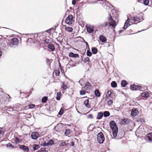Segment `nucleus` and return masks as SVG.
I'll list each match as a JSON object with an SVG mask.
<instances>
[{"instance_id": "nucleus-1", "label": "nucleus", "mask_w": 152, "mask_h": 152, "mask_svg": "<svg viewBox=\"0 0 152 152\" xmlns=\"http://www.w3.org/2000/svg\"><path fill=\"white\" fill-rule=\"evenodd\" d=\"M110 126L113 131V137L115 138L117 136L118 131L117 126L114 121H112L110 122Z\"/></svg>"}, {"instance_id": "nucleus-2", "label": "nucleus", "mask_w": 152, "mask_h": 152, "mask_svg": "<svg viewBox=\"0 0 152 152\" xmlns=\"http://www.w3.org/2000/svg\"><path fill=\"white\" fill-rule=\"evenodd\" d=\"M97 139L99 144L102 143L104 140V137L103 134L101 132L98 133L97 135Z\"/></svg>"}, {"instance_id": "nucleus-3", "label": "nucleus", "mask_w": 152, "mask_h": 152, "mask_svg": "<svg viewBox=\"0 0 152 152\" xmlns=\"http://www.w3.org/2000/svg\"><path fill=\"white\" fill-rule=\"evenodd\" d=\"M109 15L110 17L108 18V21L109 22V24L110 26L115 28L117 25L116 23L115 20L113 19L112 16L110 14H109Z\"/></svg>"}, {"instance_id": "nucleus-4", "label": "nucleus", "mask_w": 152, "mask_h": 152, "mask_svg": "<svg viewBox=\"0 0 152 152\" xmlns=\"http://www.w3.org/2000/svg\"><path fill=\"white\" fill-rule=\"evenodd\" d=\"M73 16L72 15H69L66 18L65 20L66 23L68 24H71L72 23V19Z\"/></svg>"}, {"instance_id": "nucleus-5", "label": "nucleus", "mask_w": 152, "mask_h": 152, "mask_svg": "<svg viewBox=\"0 0 152 152\" xmlns=\"http://www.w3.org/2000/svg\"><path fill=\"white\" fill-rule=\"evenodd\" d=\"M18 43V39L16 38H13L11 40V43L10 45V46L12 47L13 45H17Z\"/></svg>"}, {"instance_id": "nucleus-6", "label": "nucleus", "mask_w": 152, "mask_h": 152, "mask_svg": "<svg viewBox=\"0 0 152 152\" xmlns=\"http://www.w3.org/2000/svg\"><path fill=\"white\" fill-rule=\"evenodd\" d=\"M102 2H100V3L101 4H102L104 6H106V9L109 8L111 6L110 3L108 1H106V0H103L102 1Z\"/></svg>"}, {"instance_id": "nucleus-7", "label": "nucleus", "mask_w": 152, "mask_h": 152, "mask_svg": "<svg viewBox=\"0 0 152 152\" xmlns=\"http://www.w3.org/2000/svg\"><path fill=\"white\" fill-rule=\"evenodd\" d=\"M130 120V119L127 118H125L121 120V123L122 125L128 124L129 123Z\"/></svg>"}, {"instance_id": "nucleus-8", "label": "nucleus", "mask_w": 152, "mask_h": 152, "mask_svg": "<svg viewBox=\"0 0 152 152\" xmlns=\"http://www.w3.org/2000/svg\"><path fill=\"white\" fill-rule=\"evenodd\" d=\"M130 20L129 18H128L127 20L125 23L124 26L123 27V29L124 30H126V28L130 25Z\"/></svg>"}, {"instance_id": "nucleus-9", "label": "nucleus", "mask_w": 152, "mask_h": 152, "mask_svg": "<svg viewBox=\"0 0 152 152\" xmlns=\"http://www.w3.org/2000/svg\"><path fill=\"white\" fill-rule=\"evenodd\" d=\"M19 148L25 152H28L29 151V149L27 146L21 145L19 146Z\"/></svg>"}, {"instance_id": "nucleus-10", "label": "nucleus", "mask_w": 152, "mask_h": 152, "mask_svg": "<svg viewBox=\"0 0 152 152\" xmlns=\"http://www.w3.org/2000/svg\"><path fill=\"white\" fill-rule=\"evenodd\" d=\"M39 136V134L37 132H33L31 134V137L33 139H36Z\"/></svg>"}, {"instance_id": "nucleus-11", "label": "nucleus", "mask_w": 152, "mask_h": 152, "mask_svg": "<svg viewBox=\"0 0 152 152\" xmlns=\"http://www.w3.org/2000/svg\"><path fill=\"white\" fill-rule=\"evenodd\" d=\"M138 112V111L136 109H133L132 110L131 115L132 116L134 117L137 114Z\"/></svg>"}, {"instance_id": "nucleus-12", "label": "nucleus", "mask_w": 152, "mask_h": 152, "mask_svg": "<svg viewBox=\"0 0 152 152\" xmlns=\"http://www.w3.org/2000/svg\"><path fill=\"white\" fill-rule=\"evenodd\" d=\"M54 144V141L53 140H51L49 141V142L46 143L45 142L43 143V145L44 146L51 145Z\"/></svg>"}, {"instance_id": "nucleus-13", "label": "nucleus", "mask_w": 152, "mask_h": 152, "mask_svg": "<svg viewBox=\"0 0 152 152\" xmlns=\"http://www.w3.org/2000/svg\"><path fill=\"white\" fill-rule=\"evenodd\" d=\"M99 39L102 42H105L107 40V39L105 37L102 35H100L99 36Z\"/></svg>"}, {"instance_id": "nucleus-14", "label": "nucleus", "mask_w": 152, "mask_h": 152, "mask_svg": "<svg viewBox=\"0 0 152 152\" xmlns=\"http://www.w3.org/2000/svg\"><path fill=\"white\" fill-rule=\"evenodd\" d=\"M146 139V140H148L150 142H151L152 141V132L148 134Z\"/></svg>"}, {"instance_id": "nucleus-15", "label": "nucleus", "mask_w": 152, "mask_h": 152, "mask_svg": "<svg viewBox=\"0 0 152 152\" xmlns=\"http://www.w3.org/2000/svg\"><path fill=\"white\" fill-rule=\"evenodd\" d=\"M91 88V85L90 83L88 82H87L86 83L85 86L84 87V88L86 90H88L90 89Z\"/></svg>"}, {"instance_id": "nucleus-16", "label": "nucleus", "mask_w": 152, "mask_h": 152, "mask_svg": "<svg viewBox=\"0 0 152 152\" xmlns=\"http://www.w3.org/2000/svg\"><path fill=\"white\" fill-rule=\"evenodd\" d=\"M103 116V113L102 112H99L98 113L96 117L97 119L99 120L101 119Z\"/></svg>"}, {"instance_id": "nucleus-17", "label": "nucleus", "mask_w": 152, "mask_h": 152, "mask_svg": "<svg viewBox=\"0 0 152 152\" xmlns=\"http://www.w3.org/2000/svg\"><path fill=\"white\" fill-rule=\"evenodd\" d=\"M141 95L143 97L147 98L149 96V94L147 91H145L141 94Z\"/></svg>"}, {"instance_id": "nucleus-18", "label": "nucleus", "mask_w": 152, "mask_h": 152, "mask_svg": "<svg viewBox=\"0 0 152 152\" xmlns=\"http://www.w3.org/2000/svg\"><path fill=\"white\" fill-rule=\"evenodd\" d=\"M61 87L64 90L68 88L67 86L65 84L64 82L61 83Z\"/></svg>"}, {"instance_id": "nucleus-19", "label": "nucleus", "mask_w": 152, "mask_h": 152, "mask_svg": "<svg viewBox=\"0 0 152 152\" xmlns=\"http://www.w3.org/2000/svg\"><path fill=\"white\" fill-rule=\"evenodd\" d=\"M86 30L89 33H92L94 31L93 28L90 26H86Z\"/></svg>"}, {"instance_id": "nucleus-20", "label": "nucleus", "mask_w": 152, "mask_h": 152, "mask_svg": "<svg viewBox=\"0 0 152 152\" xmlns=\"http://www.w3.org/2000/svg\"><path fill=\"white\" fill-rule=\"evenodd\" d=\"M103 115L104 117H107L109 116L110 115V113L108 111H105L103 112Z\"/></svg>"}, {"instance_id": "nucleus-21", "label": "nucleus", "mask_w": 152, "mask_h": 152, "mask_svg": "<svg viewBox=\"0 0 152 152\" xmlns=\"http://www.w3.org/2000/svg\"><path fill=\"white\" fill-rule=\"evenodd\" d=\"M72 131L70 129H66L65 134L67 136H69L71 133Z\"/></svg>"}, {"instance_id": "nucleus-22", "label": "nucleus", "mask_w": 152, "mask_h": 152, "mask_svg": "<svg viewBox=\"0 0 152 152\" xmlns=\"http://www.w3.org/2000/svg\"><path fill=\"white\" fill-rule=\"evenodd\" d=\"M65 30L67 32H71L72 31L73 28L71 27L65 26Z\"/></svg>"}, {"instance_id": "nucleus-23", "label": "nucleus", "mask_w": 152, "mask_h": 152, "mask_svg": "<svg viewBox=\"0 0 152 152\" xmlns=\"http://www.w3.org/2000/svg\"><path fill=\"white\" fill-rule=\"evenodd\" d=\"M109 24V23L107 22H104L101 24L100 25V27H105L107 26Z\"/></svg>"}, {"instance_id": "nucleus-24", "label": "nucleus", "mask_w": 152, "mask_h": 152, "mask_svg": "<svg viewBox=\"0 0 152 152\" xmlns=\"http://www.w3.org/2000/svg\"><path fill=\"white\" fill-rule=\"evenodd\" d=\"M91 51L93 54H95L97 53L98 50L96 48L94 47L92 48Z\"/></svg>"}, {"instance_id": "nucleus-25", "label": "nucleus", "mask_w": 152, "mask_h": 152, "mask_svg": "<svg viewBox=\"0 0 152 152\" xmlns=\"http://www.w3.org/2000/svg\"><path fill=\"white\" fill-rule=\"evenodd\" d=\"M127 83L125 80H123L121 83V86L123 87H125L126 86Z\"/></svg>"}, {"instance_id": "nucleus-26", "label": "nucleus", "mask_w": 152, "mask_h": 152, "mask_svg": "<svg viewBox=\"0 0 152 152\" xmlns=\"http://www.w3.org/2000/svg\"><path fill=\"white\" fill-rule=\"evenodd\" d=\"M84 104L85 106L87 107L90 108V105L89 104V100L88 99L86 100L84 102Z\"/></svg>"}, {"instance_id": "nucleus-27", "label": "nucleus", "mask_w": 152, "mask_h": 152, "mask_svg": "<svg viewBox=\"0 0 152 152\" xmlns=\"http://www.w3.org/2000/svg\"><path fill=\"white\" fill-rule=\"evenodd\" d=\"M133 20L134 22H140V19L139 17H134L131 20Z\"/></svg>"}, {"instance_id": "nucleus-28", "label": "nucleus", "mask_w": 152, "mask_h": 152, "mask_svg": "<svg viewBox=\"0 0 152 152\" xmlns=\"http://www.w3.org/2000/svg\"><path fill=\"white\" fill-rule=\"evenodd\" d=\"M111 86L112 87L115 88L117 86V83L115 81H113L111 84Z\"/></svg>"}, {"instance_id": "nucleus-29", "label": "nucleus", "mask_w": 152, "mask_h": 152, "mask_svg": "<svg viewBox=\"0 0 152 152\" xmlns=\"http://www.w3.org/2000/svg\"><path fill=\"white\" fill-rule=\"evenodd\" d=\"M94 94L97 97H99L100 96V94L98 90L96 89L94 92Z\"/></svg>"}, {"instance_id": "nucleus-30", "label": "nucleus", "mask_w": 152, "mask_h": 152, "mask_svg": "<svg viewBox=\"0 0 152 152\" xmlns=\"http://www.w3.org/2000/svg\"><path fill=\"white\" fill-rule=\"evenodd\" d=\"M33 149L34 150H36L39 148L40 146L39 145L34 144L33 145Z\"/></svg>"}, {"instance_id": "nucleus-31", "label": "nucleus", "mask_w": 152, "mask_h": 152, "mask_svg": "<svg viewBox=\"0 0 152 152\" xmlns=\"http://www.w3.org/2000/svg\"><path fill=\"white\" fill-rule=\"evenodd\" d=\"M130 88L132 90H137V86L135 85H132L131 86Z\"/></svg>"}, {"instance_id": "nucleus-32", "label": "nucleus", "mask_w": 152, "mask_h": 152, "mask_svg": "<svg viewBox=\"0 0 152 152\" xmlns=\"http://www.w3.org/2000/svg\"><path fill=\"white\" fill-rule=\"evenodd\" d=\"M137 90H140V91H143V89H143V87L141 86L140 85H137Z\"/></svg>"}, {"instance_id": "nucleus-33", "label": "nucleus", "mask_w": 152, "mask_h": 152, "mask_svg": "<svg viewBox=\"0 0 152 152\" xmlns=\"http://www.w3.org/2000/svg\"><path fill=\"white\" fill-rule=\"evenodd\" d=\"M89 60L90 59L89 58L87 57L84 59L83 60V62L84 63H86L87 62H89Z\"/></svg>"}, {"instance_id": "nucleus-34", "label": "nucleus", "mask_w": 152, "mask_h": 152, "mask_svg": "<svg viewBox=\"0 0 152 152\" xmlns=\"http://www.w3.org/2000/svg\"><path fill=\"white\" fill-rule=\"evenodd\" d=\"M48 47L52 51H53L54 50V46L50 44H49L48 45Z\"/></svg>"}, {"instance_id": "nucleus-35", "label": "nucleus", "mask_w": 152, "mask_h": 152, "mask_svg": "<svg viewBox=\"0 0 152 152\" xmlns=\"http://www.w3.org/2000/svg\"><path fill=\"white\" fill-rule=\"evenodd\" d=\"M111 93L112 92L110 91H108L107 92L106 96V98H109L111 94Z\"/></svg>"}, {"instance_id": "nucleus-36", "label": "nucleus", "mask_w": 152, "mask_h": 152, "mask_svg": "<svg viewBox=\"0 0 152 152\" xmlns=\"http://www.w3.org/2000/svg\"><path fill=\"white\" fill-rule=\"evenodd\" d=\"M58 69L61 70L62 73V74L64 73V70L62 69L60 63H59V68H58Z\"/></svg>"}, {"instance_id": "nucleus-37", "label": "nucleus", "mask_w": 152, "mask_h": 152, "mask_svg": "<svg viewBox=\"0 0 152 152\" xmlns=\"http://www.w3.org/2000/svg\"><path fill=\"white\" fill-rule=\"evenodd\" d=\"M107 103L108 106H110L113 104V101L112 100H110L107 101Z\"/></svg>"}, {"instance_id": "nucleus-38", "label": "nucleus", "mask_w": 152, "mask_h": 152, "mask_svg": "<svg viewBox=\"0 0 152 152\" xmlns=\"http://www.w3.org/2000/svg\"><path fill=\"white\" fill-rule=\"evenodd\" d=\"M86 55L87 56H91L92 55V53L89 50H88L86 52Z\"/></svg>"}, {"instance_id": "nucleus-39", "label": "nucleus", "mask_w": 152, "mask_h": 152, "mask_svg": "<svg viewBox=\"0 0 152 152\" xmlns=\"http://www.w3.org/2000/svg\"><path fill=\"white\" fill-rule=\"evenodd\" d=\"M61 95L62 94L60 92H58V100H60V97Z\"/></svg>"}, {"instance_id": "nucleus-40", "label": "nucleus", "mask_w": 152, "mask_h": 152, "mask_svg": "<svg viewBox=\"0 0 152 152\" xmlns=\"http://www.w3.org/2000/svg\"><path fill=\"white\" fill-rule=\"evenodd\" d=\"M48 98L47 97H44L42 99V103H45L47 100Z\"/></svg>"}, {"instance_id": "nucleus-41", "label": "nucleus", "mask_w": 152, "mask_h": 152, "mask_svg": "<svg viewBox=\"0 0 152 152\" xmlns=\"http://www.w3.org/2000/svg\"><path fill=\"white\" fill-rule=\"evenodd\" d=\"M64 112V110H63L61 108L60 109L59 112H58V114L60 115H61Z\"/></svg>"}, {"instance_id": "nucleus-42", "label": "nucleus", "mask_w": 152, "mask_h": 152, "mask_svg": "<svg viewBox=\"0 0 152 152\" xmlns=\"http://www.w3.org/2000/svg\"><path fill=\"white\" fill-rule=\"evenodd\" d=\"M59 145L60 146H64L65 145H67V144L65 142H60L59 144Z\"/></svg>"}, {"instance_id": "nucleus-43", "label": "nucleus", "mask_w": 152, "mask_h": 152, "mask_svg": "<svg viewBox=\"0 0 152 152\" xmlns=\"http://www.w3.org/2000/svg\"><path fill=\"white\" fill-rule=\"evenodd\" d=\"M144 4L146 5H148L149 4L148 0H143V1Z\"/></svg>"}, {"instance_id": "nucleus-44", "label": "nucleus", "mask_w": 152, "mask_h": 152, "mask_svg": "<svg viewBox=\"0 0 152 152\" xmlns=\"http://www.w3.org/2000/svg\"><path fill=\"white\" fill-rule=\"evenodd\" d=\"M37 152H48L44 148H41Z\"/></svg>"}, {"instance_id": "nucleus-45", "label": "nucleus", "mask_w": 152, "mask_h": 152, "mask_svg": "<svg viewBox=\"0 0 152 152\" xmlns=\"http://www.w3.org/2000/svg\"><path fill=\"white\" fill-rule=\"evenodd\" d=\"M74 55V53L73 52H71L69 53V56L71 57H73V56Z\"/></svg>"}, {"instance_id": "nucleus-46", "label": "nucleus", "mask_w": 152, "mask_h": 152, "mask_svg": "<svg viewBox=\"0 0 152 152\" xmlns=\"http://www.w3.org/2000/svg\"><path fill=\"white\" fill-rule=\"evenodd\" d=\"M85 94V91L84 90H81L80 92V94L81 95H84Z\"/></svg>"}, {"instance_id": "nucleus-47", "label": "nucleus", "mask_w": 152, "mask_h": 152, "mask_svg": "<svg viewBox=\"0 0 152 152\" xmlns=\"http://www.w3.org/2000/svg\"><path fill=\"white\" fill-rule=\"evenodd\" d=\"M0 134L3 135L4 134V132L2 130V128H0Z\"/></svg>"}, {"instance_id": "nucleus-48", "label": "nucleus", "mask_w": 152, "mask_h": 152, "mask_svg": "<svg viewBox=\"0 0 152 152\" xmlns=\"http://www.w3.org/2000/svg\"><path fill=\"white\" fill-rule=\"evenodd\" d=\"M79 57V55L77 54H74V55L73 56V57L75 58H77Z\"/></svg>"}, {"instance_id": "nucleus-49", "label": "nucleus", "mask_w": 152, "mask_h": 152, "mask_svg": "<svg viewBox=\"0 0 152 152\" xmlns=\"http://www.w3.org/2000/svg\"><path fill=\"white\" fill-rule=\"evenodd\" d=\"M35 105L34 104H32L30 105L29 106V107H30L31 108H33L34 107H35Z\"/></svg>"}, {"instance_id": "nucleus-50", "label": "nucleus", "mask_w": 152, "mask_h": 152, "mask_svg": "<svg viewBox=\"0 0 152 152\" xmlns=\"http://www.w3.org/2000/svg\"><path fill=\"white\" fill-rule=\"evenodd\" d=\"M76 1L75 0H72V4L73 5H75L76 3Z\"/></svg>"}, {"instance_id": "nucleus-51", "label": "nucleus", "mask_w": 152, "mask_h": 152, "mask_svg": "<svg viewBox=\"0 0 152 152\" xmlns=\"http://www.w3.org/2000/svg\"><path fill=\"white\" fill-rule=\"evenodd\" d=\"M92 118L93 115L91 114L89 115L88 116V118Z\"/></svg>"}, {"instance_id": "nucleus-52", "label": "nucleus", "mask_w": 152, "mask_h": 152, "mask_svg": "<svg viewBox=\"0 0 152 152\" xmlns=\"http://www.w3.org/2000/svg\"><path fill=\"white\" fill-rule=\"evenodd\" d=\"M74 142L73 141H72L71 142V144L70 145H72V146H74Z\"/></svg>"}, {"instance_id": "nucleus-53", "label": "nucleus", "mask_w": 152, "mask_h": 152, "mask_svg": "<svg viewBox=\"0 0 152 152\" xmlns=\"http://www.w3.org/2000/svg\"><path fill=\"white\" fill-rule=\"evenodd\" d=\"M123 31V30H120L119 31V34H120Z\"/></svg>"}, {"instance_id": "nucleus-54", "label": "nucleus", "mask_w": 152, "mask_h": 152, "mask_svg": "<svg viewBox=\"0 0 152 152\" xmlns=\"http://www.w3.org/2000/svg\"><path fill=\"white\" fill-rule=\"evenodd\" d=\"M11 145L10 144H7V147H10V146H11Z\"/></svg>"}, {"instance_id": "nucleus-55", "label": "nucleus", "mask_w": 152, "mask_h": 152, "mask_svg": "<svg viewBox=\"0 0 152 152\" xmlns=\"http://www.w3.org/2000/svg\"><path fill=\"white\" fill-rule=\"evenodd\" d=\"M1 55H2V52L1 51V50H0V57L1 56Z\"/></svg>"}, {"instance_id": "nucleus-56", "label": "nucleus", "mask_w": 152, "mask_h": 152, "mask_svg": "<svg viewBox=\"0 0 152 152\" xmlns=\"http://www.w3.org/2000/svg\"><path fill=\"white\" fill-rule=\"evenodd\" d=\"M57 72H58V75L60 73V72L59 71V70H58Z\"/></svg>"}, {"instance_id": "nucleus-57", "label": "nucleus", "mask_w": 152, "mask_h": 152, "mask_svg": "<svg viewBox=\"0 0 152 152\" xmlns=\"http://www.w3.org/2000/svg\"><path fill=\"white\" fill-rule=\"evenodd\" d=\"M85 43H86V45H88V43H87V42H85Z\"/></svg>"}, {"instance_id": "nucleus-58", "label": "nucleus", "mask_w": 152, "mask_h": 152, "mask_svg": "<svg viewBox=\"0 0 152 152\" xmlns=\"http://www.w3.org/2000/svg\"><path fill=\"white\" fill-rule=\"evenodd\" d=\"M141 30V31H138V32H140V31H144V30Z\"/></svg>"}, {"instance_id": "nucleus-59", "label": "nucleus", "mask_w": 152, "mask_h": 152, "mask_svg": "<svg viewBox=\"0 0 152 152\" xmlns=\"http://www.w3.org/2000/svg\"><path fill=\"white\" fill-rule=\"evenodd\" d=\"M102 1V0H99L97 1Z\"/></svg>"}, {"instance_id": "nucleus-60", "label": "nucleus", "mask_w": 152, "mask_h": 152, "mask_svg": "<svg viewBox=\"0 0 152 152\" xmlns=\"http://www.w3.org/2000/svg\"><path fill=\"white\" fill-rule=\"evenodd\" d=\"M113 11H114L113 10V11H112L113 12ZM112 15H113V13H112Z\"/></svg>"}, {"instance_id": "nucleus-61", "label": "nucleus", "mask_w": 152, "mask_h": 152, "mask_svg": "<svg viewBox=\"0 0 152 152\" xmlns=\"http://www.w3.org/2000/svg\"><path fill=\"white\" fill-rule=\"evenodd\" d=\"M57 41H58V42H60V41H59L58 40H58H57Z\"/></svg>"}, {"instance_id": "nucleus-62", "label": "nucleus", "mask_w": 152, "mask_h": 152, "mask_svg": "<svg viewBox=\"0 0 152 152\" xmlns=\"http://www.w3.org/2000/svg\"><path fill=\"white\" fill-rule=\"evenodd\" d=\"M136 24V23H134V24Z\"/></svg>"}, {"instance_id": "nucleus-63", "label": "nucleus", "mask_w": 152, "mask_h": 152, "mask_svg": "<svg viewBox=\"0 0 152 152\" xmlns=\"http://www.w3.org/2000/svg\"><path fill=\"white\" fill-rule=\"evenodd\" d=\"M56 98L57 99V97Z\"/></svg>"}, {"instance_id": "nucleus-64", "label": "nucleus", "mask_w": 152, "mask_h": 152, "mask_svg": "<svg viewBox=\"0 0 152 152\" xmlns=\"http://www.w3.org/2000/svg\"><path fill=\"white\" fill-rule=\"evenodd\" d=\"M77 112L79 113V112L78 111H77Z\"/></svg>"}]
</instances>
